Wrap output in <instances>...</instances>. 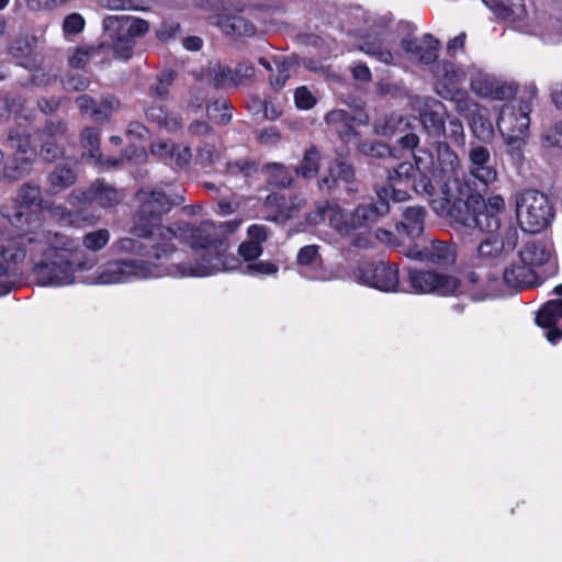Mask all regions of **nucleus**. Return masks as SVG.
<instances>
[{"label":"nucleus","instance_id":"1","mask_svg":"<svg viewBox=\"0 0 562 562\" xmlns=\"http://www.w3.org/2000/svg\"><path fill=\"white\" fill-rule=\"evenodd\" d=\"M135 198L139 205L131 228L133 237L119 238L112 248L136 258L100 266L89 283L115 284L161 277L203 278L238 265L236 258L223 255L226 244L215 224L203 222L199 227L186 222L171 226L160 224L175 203L167 192L144 188Z\"/></svg>","mask_w":562,"mask_h":562},{"label":"nucleus","instance_id":"2","mask_svg":"<svg viewBox=\"0 0 562 562\" xmlns=\"http://www.w3.org/2000/svg\"><path fill=\"white\" fill-rule=\"evenodd\" d=\"M26 258L33 280L43 286H65L76 281L77 271H89L97 265V257H76L79 243L68 236L41 229L25 234Z\"/></svg>","mask_w":562,"mask_h":562},{"label":"nucleus","instance_id":"3","mask_svg":"<svg viewBox=\"0 0 562 562\" xmlns=\"http://www.w3.org/2000/svg\"><path fill=\"white\" fill-rule=\"evenodd\" d=\"M395 44V34L389 29L385 20L379 31L368 35L360 44L359 49L387 66L408 67L432 66L438 60L440 42L431 34L425 33L416 36L409 32L400 37Z\"/></svg>","mask_w":562,"mask_h":562},{"label":"nucleus","instance_id":"4","mask_svg":"<svg viewBox=\"0 0 562 562\" xmlns=\"http://www.w3.org/2000/svg\"><path fill=\"white\" fill-rule=\"evenodd\" d=\"M387 195L389 189L378 190L376 199L362 201L352 211L329 203L317 204L306 220L317 225L328 218L330 227L339 235L352 238L356 247L366 248L370 244L373 227L390 212Z\"/></svg>","mask_w":562,"mask_h":562},{"label":"nucleus","instance_id":"5","mask_svg":"<svg viewBox=\"0 0 562 562\" xmlns=\"http://www.w3.org/2000/svg\"><path fill=\"white\" fill-rule=\"evenodd\" d=\"M484 194L464 192L458 200H454L453 207H448L445 201L437 202L435 207L440 216L451 220V225L458 234L497 232L501 228L498 213L504 211L505 201L501 195H493L485 203Z\"/></svg>","mask_w":562,"mask_h":562},{"label":"nucleus","instance_id":"6","mask_svg":"<svg viewBox=\"0 0 562 562\" xmlns=\"http://www.w3.org/2000/svg\"><path fill=\"white\" fill-rule=\"evenodd\" d=\"M102 26L114 56L124 61L133 56L136 38L149 31L148 21L132 15H109L103 19Z\"/></svg>","mask_w":562,"mask_h":562},{"label":"nucleus","instance_id":"7","mask_svg":"<svg viewBox=\"0 0 562 562\" xmlns=\"http://www.w3.org/2000/svg\"><path fill=\"white\" fill-rule=\"evenodd\" d=\"M497 180L498 171L492 165L490 149L480 144H470L467 171L461 183L463 192L487 193Z\"/></svg>","mask_w":562,"mask_h":562},{"label":"nucleus","instance_id":"8","mask_svg":"<svg viewBox=\"0 0 562 562\" xmlns=\"http://www.w3.org/2000/svg\"><path fill=\"white\" fill-rule=\"evenodd\" d=\"M516 213L521 229L531 234L544 229L553 218L548 196L537 190H526L517 196Z\"/></svg>","mask_w":562,"mask_h":562},{"label":"nucleus","instance_id":"9","mask_svg":"<svg viewBox=\"0 0 562 562\" xmlns=\"http://www.w3.org/2000/svg\"><path fill=\"white\" fill-rule=\"evenodd\" d=\"M42 201L41 187L26 182L20 187L13 203L2 206L1 215L15 228L31 229L32 221L37 218V214L31 209L40 207Z\"/></svg>","mask_w":562,"mask_h":562},{"label":"nucleus","instance_id":"10","mask_svg":"<svg viewBox=\"0 0 562 562\" xmlns=\"http://www.w3.org/2000/svg\"><path fill=\"white\" fill-rule=\"evenodd\" d=\"M459 235L464 239L471 238L477 241L476 256L487 262L505 258L514 251L518 243V232L515 227H508L502 234L497 231Z\"/></svg>","mask_w":562,"mask_h":562},{"label":"nucleus","instance_id":"11","mask_svg":"<svg viewBox=\"0 0 562 562\" xmlns=\"http://www.w3.org/2000/svg\"><path fill=\"white\" fill-rule=\"evenodd\" d=\"M407 277L415 293L450 296L461 292V282L452 274L408 268Z\"/></svg>","mask_w":562,"mask_h":562},{"label":"nucleus","instance_id":"12","mask_svg":"<svg viewBox=\"0 0 562 562\" xmlns=\"http://www.w3.org/2000/svg\"><path fill=\"white\" fill-rule=\"evenodd\" d=\"M470 88L481 98L505 101L516 95L518 86L503 77L473 67L470 70Z\"/></svg>","mask_w":562,"mask_h":562},{"label":"nucleus","instance_id":"13","mask_svg":"<svg viewBox=\"0 0 562 562\" xmlns=\"http://www.w3.org/2000/svg\"><path fill=\"white\" fill-rule=\"evenodd\" d=\"M8 144L14 154L12 162L3 169V178L12 182L31 173L36 159V150L31 146L29 135L18 131L9 133Z\"/></svg>","mask_w":562,"mask_h":562},{"label":"nucleus","instance_id":"14","mask_svg":"<svg viewBox=\"0 0 562 562\" xmlns=\"http://www.w3.org/2000/svg\"><path fill=\"white\" fill-rule=\"evenodd\" d=\"M356 279L368 286L383 292L398 291V268L384 261L362 263L356 271Z\"/></svg>","mask_w":562,"mask_h":562},{"label":"nucleus","instance_id":"15","mask_svg":"<svg viewBox=\"0 0 562 562\" xmlns=\"http://www.w3.org/2000/svg\"><path fill=\"white\" fill-rule=\"evenodd\" d=\"M124 198V190L98 179L87 190H74L69 195V203L80 205L95 202L102 209H111L119 205Z\"/></svg>","mask_w":562,"mask_h":562},{"label":"nucleus","instance_id":"16","mask_svg":"<svg viewBox=\"0 0 562 562\" xmlns=\"http://www.w3.org/2000/svg\"><path fill=\"white\" fill-rule=\"evenodd\" d=\"M25 234L0 239V295L10 291L2 278L15 276L20 265L26 259Z\"/></svg>","mask_w":562,"mask_h":562},{"label":"nucleus","instance_id":"17","mask_svg":"<svg viewBox=\"0 0 562 562\" xmlns=\"http://www.w3.org/2000/svg\"><path fill=\"white\" fill-rule=\"evenodd\" d=\"M340 186L348 194L360 192L361 182L356 177L353 167L345 161H336L329 167V176L318 181L322 191L334 193Z\"/></svg>","mask_w":562,"mask_h":562},{"label":"nucleus","instance_id":"18","mask_svg":"<svg viewBox=\"0 0 562 562\" xmlns=\"http://www.w3.org/2000/svg\"><path fill=\"white\" fill-rule=\"evenodd\" d=\"M497 128L504 136L527 135L530 124L529 109L527 104H505L501 108L497 119Z\"/></svg>","mask_w":562,"mask_h":562},{"label":"nucleus","instance_id":"19","mask_svg":"<svg viewBox=\"0 0 562 562\" xmlns=\"http://www.w3.org/2000/svg\"><path fill=\"white\" fill-rule=\"evenodd\" d=\"M415 108L419 112L420 123L426 132L434 137H440L445 132L443 104L435 98L423 97L415 100Z\"/></svg>","mask_w":562,"mask_h":562},{"label":"nucleus","instance_id":"20","mask_svg":"<svg viewBox=\"0 0 562 562\" xmlns=\"http://www.w3.org/2000/svg\"><path fill=\"white\" fill-rule=\"evenodd\" d=\"M461 164L458 155L445 143H440L437 147V167L434 172L442 181H449L450 187L460 195H463V189L459 179Z\"/></svg>","mask_w":562,"mask_h":562},{"label":"nucleus","instance_id":"21","mask_svg":"<svg viewBox=\"0 0 562 562\" xmlns=\"http://www.w3.org/2000/svg\"><path fill=\"white\" fill-rule=\"evenodd\" d=\"M40 38L35 35H25L15 38L10 47V55L25 69L40 68L43 57L38 50Z\"/></svg>","mask_w":562,"mask_h":562},{"label":"nucleus","instance_id":"22","mask_svg":"<svg viewBox=\"0 0 562 562\" xmlns=\"http://www.w3.org/2000/svg\"><path fill=\"white\" fill-rule=\"evenodd\" d=\"M414 191L424 198H426L432 206V210L440 216V213L436 210L435 204L437 202H447L448 207L454 206V200H458L459 194L454 191L452 187H450L449 181H442L440 187L441 196H436V187L431 182V180L426 175H419L418 179H415L413 182Z\"/></svg>","mask_w":562,"mask_h":562},{"label":"nucleus","instance_id":"23","mask_svg":"<svg viewBox=\"0 0 562 562\" xmlns=\"http://www.w3.org/2000/svg\"><path fill=\"white\" fill-rule=\"evenodd\" d=\"M560 319H562V300L549 301L539 310L536 316L537 325L547 329L546 338L552 345L562 339V330L557 328Z\"/></svg>","mask_w":562,"mask_h":562},{"label":"nucleus","instance_id":"24","mask_svg":"<svg viewBox=\"0 0 562 562\" xmlns=\"http://www.w3.org/2000/svg\"><path fill=\"white\" fill-rule=\"evenodd\" d=\"M296 263L301 276L310 280H326L327 273L322 266L318 246L306 245L296 255Z\"/></svg>","mask_w":562,"mask_h":562},{"label":"nucleus","instance_id":"25","mask_svg":"<svg viewBox=\"0 0 562 562\" xmlns=\"http://www.w3.org/2000/svg\"><path fill=\"white\" fill-rule=\"evenodd\" d=\"M501 20L508 23H524L527 10L524 0H482Z\"/></svg>","mask_w":562,"mask_h":562},{"label":"nucleus","instance_id":"26","mask_svg":"<svg viewBox=\"0 0 562 562\" xmlns=\"http://www.w3.org/2000/svg\"><path fill=\"white\" fill-rule=\"evenodd\" d=\"M265 204L268 209L274 211V221L285 222L300 212L305 205V200L299 196L286 199L284 195L271 193L266 198Z\"/></svg>","mask_w":562,"mask_h":562},{"label":"nucleus","instance_id":"27","mask_svg":"<svg viewBox=\"0 0 562 562\" xmlns=\"http://www.w3.org/2000/svg\"><path fill=\"white\" fill-rule=\"evenodd\" d=\"M151 154L180 168L187 167L192 158L190 146L172 142L154 143Z\"/></svg>","mask_w":562,"mask_h":562},{"label":"nucleus","instance_id":"28","mask_svg":"<svg viewBox=\"0 0 562 562\" xmlns=\"http://www.w3.org/2000/svg\"><path fill=\"white\" fill-rule=\"evenodd\" d=\"M468 280L472 284V295L476 301L494 297L499 293L501 280L492 272H470Z\"/></svg>","mask_w":562,"mask_h":562},{"label":"nucleus","instance_id":"29","mask_svg":"<svg viewBox=\"0 0 562 562\" xmlns=\"http://www.w3.org/2000/svg\"><path fill=\"white\" fill-rule=\"evenodd\" d=\"M552 255V245L550 241L538 238L525 243L519 251V260L529 267L541 266L549 261Z\"/></svg>","mask_w":562,"mask_h":562},{"label":"nucleus","instance_id":"30","mask_svg":"<svg viewBox=\"0 0 562 562\" xmlns=\"http://www.w3.org/2000/svg\"><path fill=\"white\" fill-rule=\"evenodd\" d=\"M145 115L149 122L155 123L170 133L178 132L183 126L181 115L168 112L161 104L153 103L146 109Z\"/></svg>","mask_w":562,"mask_h":562},{"label":"nucleus","instance_id":"31","mask_svg":"<svg viewBox=\"0 0 562 562\" xmlns=\"http://www.w3.org/2000/svg\"><path fill=\"white\" fill-rule=\"evenodd\" d=\"M425 262L436 266H451L456 261L454 247L446 241L431 240L428 245L424 246Z\"/></svg>","mask_w":562,"mask_h":562},{"label":"nucleus","instance_id":"32","mask_svg":"<svg viewBox=\"0 0 562 562\" xmlns=\"http://www.w3.org/2000/svg\"><path fill=\"white\" fill-rule=\"evenodd\" d=\"M52 216L63 226L83 227L93 225L98 217L82 210L70 211L66 206L55 205L52 207Z\"/></svg>","mask_w":562,"mask_h":562},{"label":"nucleus","instance_id":"33","mask_svg":"<svg viewBox=\"0 0 562 562\" xmlns=\"http://www.w3.org/2000/svg\"><path fill=\"white\" fill-rule=\"evenodd\" d=\"M258 171V164L248 157L229 160L225 165L224 173L228 181L243 186Z\"/></svg>","mask_w":562,"mask_h":562},{"label":"nucleus","instance_id":"34","mask_svg":"<svg viewBox=\"0 0 562 562\" xmlns=\"http://www.w3.org/2000/svg\"><path fill=\"white\" fill-rule=\"evenodd\" d=\"M426 211L422 206H411L403 212L397 232L409 238L418 237L424 231Z\"/></svg>","mask_w":562,"mask_h":562},{"label":"nucleus","instance_id":"35","mask_svg":"<svg viewBox=\"0 0 562 562\" xmlns=\"http://www.w3.org/2000/svg\"><path fill=\"white\" fill-rule=\"evenodd\" d=\"M225 34L238 36H252L256 33L255 24L241 15L223 14L214 22Z\"/></svg>","mask_w":562,"mask_h":562},{"label":"nucleus","instance_id":"36","mask_svg":"<svg viewBox=\"0 0 562 562\" xmlns=\"http://www.w3.org/2000/svg\"><path fill=\"white\" fill-rule=\"evenodd\" d=\"M503 281L510 288H526L535 284L536 276L531 267L519 260L504 270Z\"/></svg>","mask_w":562,"mask_h":562},{"label":"nucleus","instance_id":"37","mask_svg":"<svg viewBox=\"0 0 562 562\" xmlns=\"http://www.w3.org/2000/svg\"><path fill=\"white\" fill-rule=\"evenodd\" d=\"M217 228H218L220 236L225 240V244H226V248H225V251L223 255L225 257H234L237 259V261H239L238 257L227 254L228 243H227L226 238L223 236V232L221 231V227H217ZM238 268H240L241 273L251 276V277L274 276L279 271V267L276 263L270 262V261L249 262L244 267L240 266V262H238V265L231 271H234ZM228 271L229 270H222L221 272H228Z\"/></svg>","mask_w":562,"mask_h":562},{"label":"nucleus","instance_id":"38","mask_svg":"<svg viewBox=\"0 0 562 562\" xmlns=\"http://www.w3.org/2000/svg\"><path fill=\"white\" fill-rule=\"evenodd\" d=\"M409 121L403 114L392 113L379 119L374 124V131L381 136H393L400 133H406L409 130Z\"/></svg>","mask_w":562,"mask_h":562},{"label":"nucleus","instance_id":"39","mask_svg":"<svg viewBox=\"0 0 562 562\" xmlns=\"http://www.w3.org/2000/svg\"><path fill=\"white\" fill-rule=\"evenodd\" d=\"M273 63L276 65L277 75L271 74L269 77V82L274 91H280L290 79L296 61L293 57L273 55Z\"/></svg>","mask_w":562,"mask_h":562},{"label":"nucleus","instance_id":"40","mask_svg":"<svg viewBox=\"0 0 562 562\" xmlns=\"http://www.w3.org/2000/svg\"><path fill=\"white\" fill-rule=\"evenodd\" d=\"M48 192L57 193L72 186L77 180V173L72 168L60 165L57 166L47 177Z\"/></svg>","mask_w":562,"mask_h":562},{"label":"nucleus","instance_id":"41","mask_svg":"<svg viewBox=\"0 0 562 562\" xmlns=\"http://www.w3.org/2000/svg\"><path fill=\"white\" fill-rule=\"evenodd\" d=\"M468 121L472 133L479 139L486 142L493 137L494 128L485 106L482 105Z\"/></svg>","mask_w":562,"mask_h":562},{"label":"nucleus","instance_id":"42","mask_svg":"<svg viewBox=\"0 0 562 562\" xmlns=\"http://www.w3.org/2000/svg\"><path fill=\"white\" fill-rule=\"evenodd\" d=\"M80 145L82 148V157L91 161L92 159L101 160L100 151V132L95 127H86L80 133Z\"/></svg>","mask_w":562,"mask_h":562},{"label":"nucleus","instance_id":"43","mask_svg":"<svg viewBox=\"0 0 562 562\" xmlns=\"http://www.w3.org/2000/svg\"><path fill=\"white\" fill-rule=\"evenodd\" d=\"M432 72L437 80L448 86H454L463 81L464 72L451 61H439L432 65Z\"/></svg>","mask_w":562,"mask_h":562},{"label":"nucleus","instance_id":"44","mask_svg":"<svg viewBox=\"0 0 562 562\" xmlns=\"http://www.w3.org/2000/svg\"><path fill=\"white\" fill-rule=\"evenodd\" d=\"M319 160L321 154L316 148L307 149L301 164L295 169L296 175L305 179L314 178L319 170Z\"/></svg>","mask_w":562,"mask_h":562},{"label":"nucleus","instance_id":"45","mask_svg":"<svg viewBox=\"0 0 562 562\" xmlns=\"http://www.w3.org/2000/svg\"><path fill=\"white\" fill-rule=\"evenodd\" d=\"M207 117L216 124H227L232 120L231 104L226 99H220L206 106Z\"/></svg>","mask_w":562,"mask_h":562},{"label":"nucleus","instance_id":"46","mask_svg":"<svg viewBox=\"0 0 562 562\" xmlns=\"http://www.w3.org/2000/svg\"><path fill=\"white\" fill-rule=\"evenodd\" d=\"M76 104L83 115H88L95 122H104L108 114L99 108L95 100L88 94H82L76 99Z\"/></svg>","mask_w":562,"mask_h":562},{"label":"nucleus","instance_id":"47","mask_svg":"<svg viewBox=\"0 0 562 562\" xmlns=\"http://www.w3.org/2000/svg\"><path fill=\"white\" fill-rule=\"evenodd\" d=\"M111 234L106 228H99L85 234L82 245L90 251H99L103 249L110 241Z\"/></svg>","mask_w":562,"mask_h":562},{"label":"nucleus","instance_id":"48","mask_svg":"<svg viewBox=\"0 0 562 562\" xmlns=\"http://www.w3.org/2000/svg\"><path fill=\"white\" fill-rule=\"evenodd\" d=\"M222 157V149L211 143H202L196 149V161L202 167L214 166Z\"/></svg>","mask_w":562,"mask_h":562},{"label":"nucleus","instance_id":"49","mask_svg":"<svg viewBox=\"0 0 562 562\" xmlns=\"http://www.w3.org/2000/svg\"><path fill=\"white\" fill-rule=\"evenodd\" d=\"M102 45L94 46H80L77 47L74 54L69 57V66L72 68H83L92 58L100 54Z\"/></svg>","mask_w":562,"mask_h":562},{"label":"nucleus","instance_id":"50","mask_svg":"<svg viewBox=\"0 0 562 562\" xmlns=\"http://www.w3.org/2000/svg\"><path fill=\"white\" fill-rule=\"evenodd\" d=\"M416 169L412 162L405 161L389 171V184H406L415 176Z\"/></svg>","mask_w":562,"mask_h":562},{"label":"nucleus","instance_id":"51","mask_svg":"<svg viewBox=\"0 0 562 562\" xmlns=\"http://www.w3.org/2000/svg\"><path fill=\"white\" fill-rule=\"evenodd\" d=\"M210 80L216 88L234 87L233 70L227 66L217 65L209 70Z\"/></svg>","mask_w":562,"mask_h":562},{"label":"nucleus","instance_id":"52","mask_svg":"<svg viewBox=\"0 0 562 562\" xmlns=\"http://www.w3.org/2000/svg\"><path fill=\"white\" fill-rule=\"evenodd\" d=\"M266 169L270 172V184L282 188H288L292 184L293 179L283 165L269 164L266 166Z\"/></svg>","mask_w":562,"mask_h":562},{"label":"nucleus","instance_id":"53","mask_svg":"<svg viewBox=\"0 0 562 562\" xmlns=\"http://www.w3.org/2000/svg\"><path fill=\"white\" fill-rule=\"evenodd\" d=\"M527 135L504 136L506 144V153L509 155L512 162L518 165L524 159L522 146Z\"/></svg>","mask_w":562,"mask_h":562},{"label":"nucleus","instance_id":"54","mask_svg":"<svg viewBox=\"0 0 562 562\" xmlns=\"http://www.w3.org/2000/svg\"><path fill=\"white\" fill-rule=\"evenodd\" d=\"M255 74V67L250 61H240L233 71L234 88L250 83Z\"/></svg>","mask_w":562,"mask_h":562},{"label":"nucleus","instance_id":"55","mask_svg":"<svg viewBox=\"0 0 562 562\" xmlns=\"http://www.w3.org/2000/svg\"><path fill=\"white\" fill-rule=\"evenodd\" d=\"M441 136H445L447 139L454 144H464V128L461 121L457 117H451L448 121V126H445V132Z\"/></svg>","mask_w":562,"mask_h":562},{"label":"nucleus","instance_id":"56","mask_svg":"<svg viewBox=\"0 0 562 562\" xmlns=\"http://www.w3.org/2000/svg\"><path fill=\"white\" fill-rule=\"evenodd\" d=\"M67 125L64 121H48L40 134V138L58 140L66 136Z\"/></svg>","mask_w":562,"mask_h":562},{"label":"nucleus","instance_id":"57","mask_svg":"<svg viewBox=\"0 0 562 562\" xmlns=\"http://www.w3.org/2000/svg\"><path fill=\"white\" fill-rule=\"evenodd\" d=\"M294 102L297 109L310 110L316 104L317 100L306 86H301L294 91Z\"/></svg>","mask_w":562,"mask_h":562},{"label":"nucleus","instance_id":"58","mask_svg":"<svg viewBox=\"0 0 562 562\" xmlns=\"http://www.w3.org/2000/svg\"><path fill=\"white\" fill-rule=\"evenodd\" d=\"M456 104V111L464 116L465 119H470L476 111H480V108L482 106L476 101L471 99L468 95H460L454 99Z\"/></svg>","mask_w":562,"mask_h":562},{"label":"nucleus","instance_id":"59","mask_svg":"<svg viewBox=\"0 0 562 562\" xmlns=\"http://www.w3.org/2000/svg\"><path fill=\"white\" fill-rule=\"evenodd\" d=\"M41 140H42L41 156L46 161L52 162V161H55L58 158L63 157L64 148L56 143L57 140L47 139V138H41Z\"/></svg>","mask_w":562,"mask_h":562},{"label":"nucleus","instance_id":"60","mask_svg":"<svg viewBox=\"0 0 562 562\" xmlns=\"http://www.w3.org/2000/svg\"><path fill=\"white\" fill-rule=\"evenodd\" d=\"M99 4L111 11H145L146 8L137 5L134 0H99Z\"/></svg>","mask_w":562,"mask_h":562},{"label":"nucleus","instance_id":"61","mask_svg":"<svg viewBox=\"0 0 562 562\" xmlns=\"http://www.w3.org/2000/svg\"><path fill=\"white\" fill-rule=\"evenodd\" d=\"M263 249L261 245H257L251 240L243 241L238 247V255L245 260V261H254L258 259Z\"/></svg>","mask_w":562,"mask_h":562},{"label":"nucleus","instance_id":"62","mask_svg":"<svg viewBox=\"0 0 562 562\" xmlns=\"http://www.w3.org/2000/svg\"><path fill=\"white\" fill-rule=\"evenodd\" d=\"M33 74L30 77V83L36 87H46L54 83L57 79L56 74H52L50 71H45L43 69H33Z\"/></svg>","mask_w":562,"mask_h":562},{"label":"nucleus","instance_id":"63","mask_svg":"<svg viewBox=\"0 0 562 562\" xmlns=\"http://www.w3.org/2000/svg\"><path fill=\"white\" fill-rule=\"evenodd\" d=\"M63 86L67 91H83L89 87V80L81 75H69L63 80Z\"/></svg>","mask_w":562,"mask_h":562},{"label":"nucleus","instance_id":"64","mask_svg":"<svg viewBox=\"0 0 562 562\" xmlns=\"http://www.w3.org/2000/svg\"><path fill=\"white\" fill-rule=\"evenodd\" d=\"M188 133L192 137L202 138L212 135L213 128L205 121L194 120L188 125Z\"/></svg>","mask_w":562,"mask_h":562}]
</instances>
